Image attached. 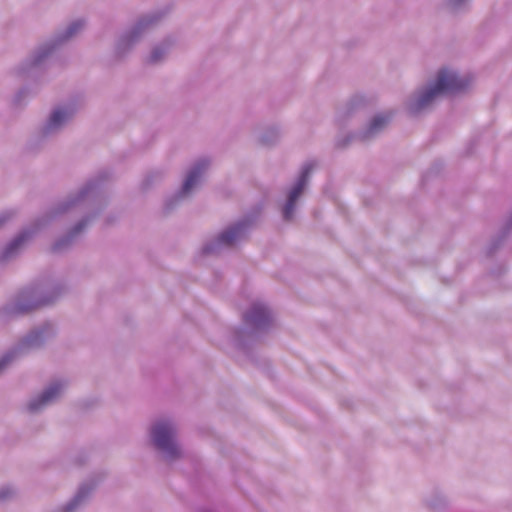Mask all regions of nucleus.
Segmentation results:
<instances>
[{
    "label": "nucleus",
    "mask_w": 512,
    "mask_h": 512,
    "mask_svg": "<svg viewBox=\"0 0 512 512\" xmlns=\"http://www.w3.org/2000/svg\"><path fill=\"white\" fill-rule=\"evenodd\" d=\"M390 116L388 114H379L374 116L368 126V132L370 134L376 133L382 130L389 123Z\"/></svg>",
    "instance_id": "nucleus-11"
},
{
    "label": "nucleus",
    "mask_w": 512,
    "mask_h": 512,
    "mask_svg": "<svg viewBox=\"0 0 512 512\" xmlns=\"http://www.w3.org/2000/svg\"><path fill=\"white\" fill-rule=\"evenodd\" d=\"M66 119V112L61 110V109H57L55 110L51 116H50V119H49V127H57L59 126L64 120Z\"/></svg>",
    "instance_id": "nucleus-12"
},
{
    "label": "nucleus",
    "mask_w": 512,
    "mask_h": 512,
    "mask_svg": "<svg viewBox=\"0 0 512 512\" xmlns=\"http://www.w3.org/2000/svg\"><path fill=\"white\" fill-rule=\"evenodd\" d=\"M62 390V385L60 383L53 384L49 386L46 390H44L36 399L32 400L28 408L31 412H35L47 405L48 403L55 400Z\"/></svg>",
    "instance_id": "nucleus-7"
},
{
    "label": "nucleus",
    "mask_w": 512,
    "mask_h": 512,
    "mask_svg": "<svg viewBox=\"0 0 512 512\" xmlns=\"http://www.w3.org/2000/svg\"><path fill=\"white\" fill-rule=\"evenodd\" d=\"M244 322L256 331H264L273 324L270 310L262 303H253L244 314Z\"/></svg>",
    "instance_id": "nucleus-4"
},
{
    "label": "nucleus",
    "mask_w": 512,
    "mask_h": 512,
    "mask_svg": "<svg viewBox=\"0 0 512 512\" xmlns=\"http://www.w3.org/2000/svg\"><path fill=\"white\" fill-rule=\"evenodd\" d=\"M85 226V222H81L77 225V227L75 228L76 232H80L83 227Z\"/></svg>",
    "instance_id": "nucleus-16"
},
{
    "label": "nucleus",
    "mask_w": 512,
    "mask_h": 512,
    "mask_svg": "<svg viewBox=\"0 0 512 512\" xmlns=\"http://www.w3.org/2000/svg\"><path fill=\"white\" fill-rule=\"evenodd\" d=\"M246 230L247 224L245 222L236 223L224 230L219 235L218 241L220 244L231 246L245 236Z\"/></svg>",
    "instance_id": "nucleus-8"
},
{
    "label": "nucleus",
    "mask_w": 512,
    "mask_h": 512,
    "mask_svg": "<svg viewBox=\"0 0 512 512\" xmlns=\"http://www.w3.org/2000/svg\"><path fill=\"white\" fill-rule=\"evenodd\" d=\"M315 163H307L304 165L295 185L291 189L286 204L283 208V217L285 220H291L295 210L296 202L303 193L308 182L309 174L314 169Z\"/></svg>",
    "instance_id": "nucleus-3"
},
{
    "label": "nucleus",
    "mask_w": 512,
    "mask_h": 512,
    "mask_svg": "<svg viewBox=\"0 0 512 512\" xmlns=\"http://www.w3.org/2000/svg\"><path fill=\"white\" fill-rule=\"evenodd\" d=\"M12 360V357L10 355L4 357L2 360H0V371L4 369L8 363Z\"/></svg>",
    "instance_id": "nucleus-15"
},
{
    "label": "nucleus",
    "mask_w": 512,
    "mask_h": 512,
    "mask_svg": "<svg viewBox=\"0 0 512 512\" xmlns=\"http://www.w3.org/2000/svg\"><path fill=\"white\" fill-rule=\"evenodd\" d=\"M33 232L31 230H24L20 232L5 248L3 258H8L17 252L25 243L31 240Z\"/></svg>",
    "instance_id": "nucleus-10"
},
{
    "label": "nucleus",
    "mask_w": 512,
    "mask_h": 512,
    "mask_svg": "<svg viewBox=\"0 0 512 512\" xmlns=\"http://www.w3.org/2000/svg\"><path fill=\"white\" fill-rule=\"evenodd\" d=\"M163 55V51L161 49H155L153 53L151 54V61L156 62L158 61Z\"/></svg>",
    "instance_id": "nucleus-14"
},
{
    "label": "nucleus",
    "mask_w": 512,
    "mask_h": 512,
    "mask_svg": "<svg viewBox=\"0 0 512 512\" xmlns=\"http://www.w3.org/2000/svg\"><path fill=\"white\" fill-rule=\"evenodd\" d=\"M81 27L82 24L80 22L73 23L67 31L68 36H72L73 34H75Z\"/></svg>",
    "instance_id": "nucleus-13"
},
{
    "label": "nucleus",
    "mask_w": 512,
    "mask_h": 512,
    "mask_svg": "<svg viewBox=\"0 0 512 512\" xmlns=\"http://www.w3.org/2000/svg\"><path fill=\"white\" fill-rule=\"evenodd\" d=\"M208 167V162L201 161L198 162L188 173L186 179L182 185L181 192L183 194H187L191 191V189L197 184L202 173Z\"/></svg>",
    "instance_id": "nucleus-9"
},
{
    "label": "nucleus",
    "mask_w": 512,
    "mask_h": 512,
    "mask_svg": "<svg viewBox=\"0 0 512 512\" xmlns=\"http://www.w3.org/2000/svg\"><path fill=\"white\" fill-rule=\"evenodd\" d=\"M175 435L174 427L166 421L158 422L152 430L155 445L171 458H178L181 455L180 448L175 441Z\"/></svg>",
    "instance_id": "nucleus-2"
},
{
    "label": "nucleus",
    "mask_w": 512,
    "mask_h": 512,
    "mask_svg": "<svg viewBox=\"0 0 512 512\" xmlns=\"http://www.w3.org/2000/svg\"><path fill=\"white\" fill-rule=\"evenodd\" d=\"M52 302L53 299L50 297H43L36 300L20 297L13 306V313L17 315L29 314Z\"/></svg>",
    "instance_id": "nucleus-6"
},
{
    "label": "nucleus",
    "mask_w": 512,
    "mask_h": 512,
    "mask_svg": "<svg viewBox=\"0 0 512 512\" xmlns=\"http://www.w3.org/2000/svg\"><path fill=\"white\" fill-rule=\"evenodd\" d=\"M469 81L458 77L455 73L441 69L436 77L434 86L426 89L414 104V110L420 111L431 104L441 93H456L465 90Z\"/></svg>",
    "instance_id": "nucleus-1"
},
{
    "label": "nucleus",
    "mask_w": 512,
    "mask_h": 512,
    "mask_svg": "<svg viewBox=\"0 0 512 512\" xmlns=\"http://www.w3.org/2000/svg\"><path fill=\"white\" fill-rule=\"evenodd\" d=\"M55 336V331L50 323L31 330L19 343L18 349L21 351L37 349L44 346Z\"/></svg>",
    "instance_id": "nucleus-5"
}]
</instances>
